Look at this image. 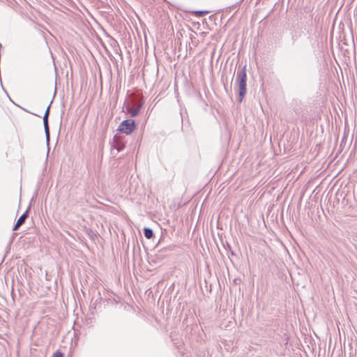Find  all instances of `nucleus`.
<instances>
[{
    "label": "nucleus",
    "instance_id": "1",
    "mask_svg": "<svg viewBox=\"0 0 357 357\" xmlns=\"http://www.w3.org/2000/svg\"><path fill=\"white\" fill-rule=\"evenodd\" d=\"M236 83L238 87V101L241 102L247 93L246 65H239L236 75Z\"/></svg>",
    "mask_w": 357,
    "mask_h": 357
},
{
    "label": "nucleus",
    "instance_id": "2",
    "mask_svg": "<svg viewBox=\"0 0 357 357\" xmlns=\"http://www.w3.org/2000/svg\"><path fill=\"white\" fill-rule=\"evenodd\" d=\"M135 128V121L133 119H126L119 124L118 130L126 135H130L134 131Z\"/></svg>",
    "mask_w": 357,
    "mask_h": 357
},
{
    "label": "nucleus",
    "instance_id": "3",
    "mask_svg": "<svg viewBox=\"0 0 357 357\" xmlns=\"http://www.w3.org/2000/svg\"><path fill=\"white\" fill-rule=\"evenodd\" d=\"M125 148L124 143L121 140V137L115 135L112 144L111 154L116 156V154Z\"/></svg>",
    "mask_w": 357,
    "mask_h": 357
},
{
    "label": "nucleus",
    "instance_id": "4",
    "mask_svg": "<svg viewBox=\"0 0 357 357\" xmlns=\"http://www.w3.org/2000/svg\"><path fill=\"white\" fill-rule=\"evenodd\" d=\"M143 105L144 102H139L137 106L135 107V108H132L130 102H128V100H126L124 102L123 107L126 109V111L128 113H130L132 117H135L139 114Z\"/></svg>",
    "mask_w": 357,
    "mask_h": 357
},
{
    "label": "nucleus",
    "instance_id": "5",
    "mask_svg": "<svg viewBox=\"0 0 357 357\" xmlns=\"http://www.w3.org/2000/svg\"><path fill=\"white\" fill-rule=\"evenodd\" d=\"M50 110V105L47 107V108L45 112V114L43 116V124H44L45 132V136H46V139H47V143L50 142V136L49 121H48Z\"/></svg>",
    "mask_w": 357,
    "mask_h": 357
},
{
    "label": "nucleus",
    "instance_id": "6",
    "mask_svg": "<svg viewBox=\"0 0 357 357\" xmlns=\"http://www.w3.org/2000/svg\"><path fill=\"white\" fill-rule=\"evenodd\" d=\"M131 104V106H134L135 107L137 106L139 102H144L141 98L132 96L130 100H128Z\"/></svg>",
    "mask_w": 357,
    "mask_h": 357
},
{
    "label": "nucleus",
    "instance_id": "7",
    "mask_svg": "<svg viewBox=\"0 0 357 357\" xmlns=\"http://www.w3.org/2000/svg\"><path fill=\"white\" fill-rule=\"evenodd\" d=\"M144 236L146 238L151 239V238L153 237L154 234H153V230L151 229L148 228V227H145L144 229Z\"/></svg>",
    "mask_w": 357,
    "mask_h": 357
},
{
    "label": "nucleus",
    "instance_id": "8",
    "mask_svg": "<svg viewBox=\"0 0 357 357\" xmlns=\"http://www.w3.org/2000/svg\"><path fill=\"white\" fill-rule=\"evenodd\" d=\"M176 248V245H169V246H167V247H165V248H163L160 249V250L158 251V252H159V253H160V254L162 255L163 254H165V252H171V251H173Z\"/></svg>",
    "mask_w": 357,
    "mask_h": 357
},
{
    "label": "nucleus",
    "instance_id": "9",
    "mask_svg": "<svg viewBox=\"0 0 357 357\" xmlns=\"http://www.w3.org/2000/svg\"><path fill=\"white\" fill-rule=\"evenodd\" d=\"M209 12L208 10H196L193 11L192 14L196 17H203L208 14Z\"/></svg>",
    "mask_w": 357,
    "mask_h": 357
},
{
    "label": "nucleus",
    "instance_id": "10",
    "mask_svg": "<svg viewBox=\"0 0 357 357\" xmlns=\"http://www.w3.org/2000/svg\"><path fill=\"white\" fill-rule=\"evenodd\" d=\"M21 225H22V215L18 218L17 222L13 228V230H16Z\"/></svg>",
    "mask_w": 357,
    "mask_h": 357
},
{
    "label": "nucleus",
    "instance_id": "11",
    "mask_svg": "<svg viewBox=\"0 0 357 357\" xmlns=\"http://www.w3.org/2000/svg\"><path fill=\"white\" fill-rule=\"evenodd\" d=\"M190 40H191V43H192V44L195 47V46H197L198 40H197V38H196L195 36H194L193 34H190Z\"/></svg>",
    "mask_w": 357,
    "mask_h": 357
},
{
    "label": "nucleus",
    "instance_id": "12",
    "mask_svg": "<svg viewBox=\"0 0 357 357\" xmlns=\"http://www.w3.org/2000/svg\"><path fill=\"white\" fill-rule=\"evenodd\" d=\"M53 357H63L62 352L57 351L53 354Z\"/></svg>",
    "mask_w": 357,
    "mask_h": 357
},
{
    "label": "nucleus",
    "instance_id": "13",
    "mask_svg": "<svg viewBox=\"0 0 357 357\" xmlns=\"http://www.w3.org/2000/svg\"><path fill=\"white\" fill-rule=\"evenodd\" d=\"M30 208H31V205L28 207L27 210L25 212H24V222L25 221V220L28 217V214H29V211L30 210Z\"/></svg>",
    "mask_w": 357,
    "mask_h": 357
},
{
    "label": "nucleus",
    "instance_id": "14",
    "mask_svg": "<svg viewBox=\"0 0 357 357\" xmlns=\"http://www.w3.org/2000/svg\"><path fill=\"white\" fill-rule=\"evenodd\" d=\"M26 6H28L29 7L31 6L30 4L26 1L25 3H24V7L25 6L26 8Z\"/></svg>",
    "mask_w": 357,
    "mask_h": 357
},
{
    "label": "nucleus",
    "instance_id": "15",
    "mask_svg": "<svg viewBox=\"0 0 357 357\" xmlns=\"http://www.w3.org/2000/svg\"><path fill=\"white\" fill-rule=\"evenodd\" d=\"M356 250H357V247L356 248Z\"/></svg>",
    "mask_w": 357,
    "mask_h": 357
}]
</instances>
